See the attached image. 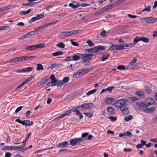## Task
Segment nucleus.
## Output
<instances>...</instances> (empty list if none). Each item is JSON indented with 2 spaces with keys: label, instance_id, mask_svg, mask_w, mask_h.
Masks as SVG:
<instances>
[{
  "label": "nucleus",
  "instance_id": "obj_1",
  "mask_svg": "<svg viewBox=\"0 0 157 157\" xmlns=\"http://www.w3.org/2000/svg\"><path fill=\"white\" fill-rule=\"evenodd\" d=\"M127 100L124 98H121L117 101L115 103V106L120 108V110L122 113L124 115L129 113V111L128 107L124 105Z\"/></svg>",
  "mask_w": 157,
  "mask_h": 157
},
{
  "label": "nucleus",
  "instance_id": "obj_2",
  "mask_svg": "<svg viewBox=\"0 0 157 157\" xmlns=\"http://www.w3.org/2000/svg\"><path fill=\"white\" fill-rule=\"evenodd\" d=\"M154 100L151 98H147L143 102L145 112L151 113L155 110L156 108L155 106L149 108L150 105L154 104Z\"/></svg>",
  "mask_w": 157,
  "mask_h": 157
},
{
  "label": "nucleus",
  "instance_id": "obj_3",
  "mask_svg": "<svg viewBox=\"0 0 157 157\" xmlns=\"http://www.w3.org/2000/svg\"><path fill=\"white\" fill-rule=\"evenodd\" d=\"M93 56L92 54H81L77 53L72 56V59L70 60L77 61L81 58L84 61H86L87 59H90Z\"/></svg>",
  "mask_w": 157,
  "mask_h": 157
},
{
  "label": "nucleus",
  "instance_id": "obj_4",
  "mask_svg": "<svg viewBox=\"0 0 157 157\" xmlns=\"http://www.w3.org/2000/svg\"><path fill=\"white\" fill-rule=\"evenodd\" d=\"M83 139L82 138H75L71 139L70 140V144L72 146H74L76 145H80L82 142Z\"/></svg>",
  "mask_w": 157,
  "mask_h": 157
},
{
  "label": "nucleus",
  "instance_id": "obj_5",
  "mask_svg": "<svg viewBox=\"0 0 157 157\" xmlns=\"http://www.w3.org/2000/svg\"><path fill=\"white\" fill-rule=\"evenodd\" d=\"M123 49V46H122V44L115 45L112 44V46H110L108 50L112 51L115 50H121Z\"/></svg>",
  "mask_w": 157,
  "mask_h": 157
},
{
  "label": "nucleus",
  "instance_id": "obj_6",
  "mask_svg": "<svg viewBox=\"0 0 157 157\" xmlns=\"http://www.w3.org/2000/svg\"><path fill=\"white\" fill-rule=\"evenodd\" d=\"M134 107L136 109H141L145 111L143 102H141L140 101L137 102L134 105Z\"/></svg>",
  "mask_w": 157,
  "mask_h": 157
},
{
  "label": "nucleus",
  "instance_id": "obj_7",
  "mask_svg": "<svg viewBox=\"0 0 157 157\" xmlns=\"http://www.w3.org/2000/svg\"><path fill=\"white\" fill-rule=\"evenodd\" d=\"M83 108L86 110H90L94 107V105L93 103H86L82 104Z\"/></svg>",
  "mask_w": 157,
  "mask_h": 157
},
{
  "label": "nucleus",
  "instance_id": "obj_8",
  "mask_svg": "<svg viewBox=\"0 0 157 157\" xmlns=\"http://www.w3.org/2000/svg\"><path fill=\"white\" fill-rule=\"evenodd\" d=\"M142 19H145V21L148 23H154L157 21V18L153 17L143 18Z\"/></svg>",
  "mask_w": 157,
  "mask_h": 157
},
{
  "label": "nucleus",
  "instance_id": "obj_9",
  "mask_svg": "<svg viewBox=\"0 0 157 157\" xmlns=\"http://www.w3.org/2000/svg\"><path fill=\"white\" fill-rule=\"evenodd\" d=\"M25 144L23 146L21 147L11 146V150H17L18 151H22L23 152H24L26 150L25 149Z\"/></svg>",
  "mask_w": 157,
  "mask_h": 157
},
{
  "label": "nucleus",
  "instance_id": "obj_10",
  "mask_svg": "<svg viewBox=\"0 0 157 157\" xmlns=\"http://www.w3.org/2000/svg\"><path fill=\"white\" fill-rule=\"evenodd\" d=\"M71 36L70 31L64 32L61 33L59 35V36L61 38H64L68 37Z\"/></svg>",
  "mask_w": 157,
  "mask_h": 157
},
{
  "label": "nucleus",
  "instance_id": "obj_11",
  "mask_svg": "<svg viewBox=\"0 0 157 157\" xmlns=\"http://www.w3.org/2000/svg\"><path fill=\"white\" fill-rule=\"evenodd\" d=\"M69 144H68L67 142L66 141L62 142L61 143H59L57 145V147L60 148H65L68 147Z\"/></svg>",
  "mask_w": 157,
  "mask_h": 157
},
{
  "label": "nucleus",
  "instance_id": "obj_12",
  "mask_svg": "<svg viewBox=\"0 0 157 157\" xmlns=\"http://www.w3.org/2000/svg\"><path fill=\"white\" fill-rule=\"evenodd\" d=\"M82 70H78L75 73L73 76V77L76 78L79 77L81 75H82Z\"/></svg>",
  "mask_w": 157,
  "mask_h": 157
},
{
  "label": "nucleus",
  "instance_id": "obj_13",
  "mask_svg": "<svg viewBox=\"0 0 157 157\" xmlns=\"http://www.w3.org/2000/svg\"><path fill=\"white\" fill-rule=\"evenodd\" d=\"M86 51L89 53H95L97 52V48L95 47L86 49Z\"/></svg>",
  "mask_w": 157,
  "mask_h": 157
},
{
  "label": "nucleus",
  "instance_id": "obj_14",
  "mask_svg": "<svg viewBox=\"0 0 157 157\" xmlns=\"http://www.w3.org/2000/svg\"><path fill=\"white\" fill-rule=\"evenodd\" d=\"M38 32L37 30H36V28H35L34 30L33 31H30L29 33H27V35H29V36H34L36 34H37Z\"/></svg>",
  "mask_w": 157,
  "mask_h": 157
},
{
  "label": "nucleus",
  "instance_id": "obj_15",
  "mask_svg": "<svg viewBox=\"0 0 157 157\" xmlns=\"http://www.w3.org/2000/svg\"><path fill=\"white\" fill-rule=\"evenodd\" d=\"M122 46H123V49H124V47H127L128 48H131L134 46V44L133 43L130 44H122Z\"/></svg>",
  "mask_w": 157,
  "mask_h": 157
},
{
  "label": "nucleus",
  "instance_id": "obj_16",
  "mask_svg": "<svg viewBox=\"0 0 157 157\" xmlns=\"http://www.w3.org/2000/svg\"><path fill=\"white\" fill-rule=\"evenodd\" d=\"M25 49L29 51H32L36 49L35 45L28 46L26 47Z\"/></svg>",
  "mask_w": 157,
  "mask_h": 157
},
{
  "label": "nucleus",
  "instance_id": "obj_17",
  "mask_svg": "<svg viewBox=\"0 0 157 157\" xmlns=\"http://www.w3.org/2000/svg\"><path fill=\"white\" fill-rule=\"evenodd\" d=\"M136 94L141 98H144L145 96V93L142 91H136Z\"/></svg>",
  "mask_w": 157,
  "mask_h": 157
},
{
  "label": "nucleus",
  "instance_id": "obj_18",
  "mask_svg": "<svg viewBox=\"0 0 157 157\" xmlns=\"http://www.w3.org/2000/svg\"><path fill=\"white\" fill-rule=\"evenodd\" d=\"M12 7V6L9 5L8 6H6L1 8H0V12H2L7 10L10 8Z\"/></svg>",
  "mask_w": 157,
  "mask_h": 157
},
{
  "label": "nucleus",
  "instance_id": "obj_19",
  "mask_svg": "<svg viewBox=\"0 0 157 157\" xmlns=\"http://www.w3.org/2000/svg\"><path fill=\"white\" fill-rule=\"evenodd\" d=\"M109 56V54L108 53H106L103 55L102 57L101 58V61H104L105 60H106L108 59Z\"/></svg>",
  "mask_w": 157,
  "mask_h": 157
},
{
  "label": "nucleus",
  "instance_id": "obj_20",
  "mask_svg": "<svg viewBox=\"0 0 157 157\" xmlns=\"http://www.w3.org/2000/svg\"><path fill=\"white\" fill-rule=\"evenodd\" d=\"M68 5L69 6L71 7L72 9H75L80 6V4L79 3H77V4L74 5L73 3H70Z\"/></svg>",
  "mask_w": 157,
  "mask_h": 157
},
{
  "label": "nucleus",
  "instance_id": "obj_21",
  "mask_svg": "<svg viewBox=\"0 0 157 157\" xmlns=\"http://www.w3.org/2000/svg\"><path fill=\"white\" fill-rule=\"evenodd\" d=\"M56 80H51V81L48 82L47 85L48 86H56Z\"/></svg>",
  "mask_w": 157,
  "mask_h": 157
},
{
  "label": "nucleus",
  "instance_id": "obj_22",
  "mask_svg": "<svg viewBox=\"0 0 157 157\" xmlns=\"http://www.w3.org/2000/svg\"><path fill=\"white\" fill-rule=\"evenodd\" d=\"M36 49L40 48H42L45 47V44L43 43H39L37 44H35Z\"/></svg>",
  "mask_w": 157,
  "mask_h": 157
},
{
  "label": "nucleus",
  "instance_id": "obj_23",
  "mask_svg": "<svg viewBox=\"0 0 157 157\" xmlns=\"http://www.w3.org/2000/svg\"><path fill=\"white\" fill-rule=\"evenodd\" d=\"M82 31V30H72L71 31H70V35H71L72 34H76L78 33H80Z\"/></svg>",
  "mask_w": 157,
  "mask_h": 157
},
{
  "label": "nucleus",
  "instance_id": "obj_24",
  "mask_svg": "<svg viewBox=\"0 0 157 157\" xmlns=\"http://www.w3.org/2000/svg\"><path fill=\"white\" fill-rule=\"evenodd\" d=\"M34 78V76L33 75H32L29 77L28 78L26 79L23 82V83L25 85V84L31 81L33 78Z\"/></svg>",
  "mask_w": 157,
  "mask_h": 157
},
{
  "label": "nucleus",
  "instance_id": "obj_25",
  "mask_svg": "<svg viewBox=\"0 0 157 157\" xmlns=\"http://www.w3.org/2000/svg\"><path fill=\"white\" fill-rule=\"evenodd\" d=\"M105 10H104L103 8H101L97 12H95L94 13L95 15H98L104 13L105 12Z\"/></svg>",
  "mask_w": 157,
  "mask_h": 157
},
{
  "label": "nucleus",
  "instance_id": "obj_26",
  "mask_svg": "<svg viewBox=\"0 0 157 157\" xmlns=\"http://www.w3.org/2000/svg\"><path fill=\"white\" fill-rule=\"evenodd\" d=\"M63 54L62 52H57L52 53V55L54 56H56L59 55H62Z\"/></svg>",
  "mask_w": 157,
  "mask_h": 157
},
{
  "label": "nucleus",
  "instance_id": "obj_27",
  "mask_svg": "<svg viewBox=\"0 0 157 157\" xmlns=\"http://www.w3.org/2000/svg\"><path fill=\"white\" fill-rule=\"evenodd\" d=\"M31 11L32 10L31 9H29L28 10L26 11H21L20 12V13L21 15H25L31 12Z\"/></svg>",
  "mask_w": 157,
  "mask_h": 157
},
{
  "label": "nucleus",
  "instance_id": "obj_28",
  "mask_svg": "<svg viewBox=\"0 0 157 157\" xmlns=\"http://www.w3.org/2000/svg\"><path fill=\"white\" fill-rule=\"evenodd\" d=\"M63 85V83L62 80H59L56 79V86L57 87L61 86Z\"/></svg>",
  "mask_w": 157,
  "mask_h": 157
},
{
  "label": "nucleus",
  "instance_id": "obj_29",
  "mask_svg": "<svg viewBox=\"0 0 157 157\" xmlns=\"http://www.w3.org/2000/svg\"><path fill=\"white\" fill-rule=\"evenodd\" d=\"M56 46L59 48H64L65 45L63 43L60 42L58 44H56Z\"/></svg>",
  "mask_w": 157,
  "mask_h": 157
},
{
  "label": "nucleus",
  "instance_id": "obj_30",
  "mask_svg": "<svg viewBox=\"0 0 157 157\" xmlns=\"http://www.w3.org/2000/svg\"><path fill=\"white\" fill-rule=\"evenodd\" d=\"M15 121L25 126V120L21 121L19 119H17L15 120Z\"/></svg>",
  "mask_w": 157,
  "mask_h": 157
},
{
  "label": "nucleus",
  "instance_id": "obj_31",
  "mask_svg": "<svg viewBox=\"0 0 157 157\" xmlns=\"http://www.w3.org/2000/svg\"><path fill=\"white\" fill-rule=\"evenodd\" d=\"M113 5H109L103 8L105 11L108 10L113 8Z\"/></svg>",
  "mask_w": 157,
  "mask_h": 157
},
{
  "label": "nucleus",
  "instance_id": "obj_32",
  "mask_svg": "<svg viewBox=\"0 0 157 157\" xmlns=\"http://www.w3.org/2000/svg\"><path fill=\"white\" fill-rule=\"evenodd\" d=\"M141 41L140 37H139L138 36L136 37L134 39L133 42L134 46L138 42Z\"/></svg>",
  "mask_w": 157,
  "mask_h": 157
},
{
  "label": "nucleus",
  "instance_id": "obj_33",
  "mask_svg": "<svg viewBox=\"0 0 157 157\" xmlns=\"http://www.w3.org/2000/svg\"><path fill=\"white\" fill-rule=\"evenodd\" d=\"M47 81V79H42L38 83V85L39 86H41L43 85Z\"/></svg>",
  "mask_w": 157,
  "mask_h": 157
},
{
  "label": "nucleus",
  "instance_id": "obj_34",
  "mask_svg": "<svg viewBox=\"0 0 157 157\" xmlns=\"http://www.w3.org/2000/svg\"><path fill=\"white\" fill-rule=\"evenodd\" d=\"M43 69V67L40 63H38L37 64L36 70H41Z\"/></svg>",
  "mask_w": 157,
  "mask_h": 157
},
{
  "label": "nucleus",
  "instance_id": "obj_35",
  "mask_svg": "<svg viewBox=\"0 0 157 157\" xmlns=\"http://www.w3.org/2000/svg\"><path fill=\"white\" fill-rule=\"evenodd\" d=\"M83 114L86 115L88 118H91L92 117L93 113L91 112H89L88 113H84Z\"/></svg>",
  "mask_w": 157,
  "mask_h": 157
},
{
  "label": "nucleus",
  "instance_id": "obj_36",
  "mask_svg": "<svg viewBox=\"0 0 157 157\" xmlns=\"http://www.w3.org/2000/svg\"><path fill=\"white\" fill-rule=\"evenodd\" d=\"M25 123L26 126H30L33 125V122H30L29 120H25Z\"/></svg>",
  "mask_w": 157,
  "mask_h": 157
},
{
  "label": "nucleus",
  "instance_id": "obj_37",
  "mask_svg": "<svg viewBox=\"0 0 157 157\" xmlns=\"http://www.w3.org/2000/svg\"><path fill=\"white\" fill-rule=\"evenodd\" d=\"M96 91V90L94 89L93 90L89 91L86 93L87 96H89L90 95L92 94L95 93Z\"/></svg>",
  "mask_w": 157,
  "mask_h": 157
},
{
  "label": "nucleus",
  "instance_id": "obj_38",
  "mask_svg": "<svg viewBox=\"0 0 157 157\" xmlns=\"http://www.w3.org/2000/svg\"><path fill=\"white\" fill-rule=\"evenodd\" d=\"M69 78L68 76H66L64 78L62 81L63 84L69 81Z\"/></svg>",
  "mask_w": 157,
  "mask_h": 157
},
{
  "label": "nucleus",
  "instance_id": "obj_39",
  "mask_svg": "<svg viewBox=\"0 0 157 157\" xmlns=\"http://www.w3.org/2000/svg\"><path fill=\"white\" fill-rule=\"evenodd\" d=\"M134 64L130 62L129 64L126 66V69H134Z\"/></svg>",
  "mask_w": 157,
  "mask_h": 157
},
{
  "label": "nucleus",
  "instance_id": "obj_40",
  "mask_svg": "<svg viewBox=\"0 0 157 157\" xmlns=\"http://www.w3.org/2000/svg\"><path fill=\"white\" fill-rule=\"evenodd\" d=\"M17 57L18 59V61L19 62L26 61V57L25 56L19 57Z\"/></svg>",
  "mask_w": 157,
  "mask_h": 157
},
{
  "label": "nucleus",
  "instance_id": "obj_41",
  "mask_svg": "<svg viewBox=\"0 0 157 157\" xmlns=\"http://www.w3.org/2000/svg\"><path fill=\"white\" fill-rule=\"evenodd\" d=\"M140 40L141 41H142L143 42L145 43H148L149 42V39L145 37H140Z\"/></svg>",
  "mask_w": 157,
  "mask_h": 157
},
{
  "label": "nucleus",
  "instance_id": "obj_42",
  "mask_svg": "<svg viewBox=\"0 0 157 157\" xmlns=\"http://www.w3.org/2000/svg\"><path fill=\"white\" fill-rule=\"evenodd\" d=\"M132 118L133 117L132 115H129L128 116H127L125 117L124 120L126 121H128L132 119Z\"/></svg>",
  "mask_w": 157,
  "mask_h": 157
},
{
  "label": "nucleus",
  "instance_id": "obj_43",
  "mask_svg": "<svg viewBox=\"0 0 157 157\" xmlns=\"http://www.w3.org/2000/svg\"><path fill=\"white\" fill-rule=\"evenodd\" d=\"M24 72H29L32 71L33 68L31 67H28L26 68H23Z\"/></svg>",
  "mask_w": 157,
  "mask_h": 157
},
{
  "label": "nucleus",
  "instance_id": "obj_44",
  "mask_svg": "<svg viewBox=\"0 0 157 157\" xmlns=\"http://www.w3.org/2000/svg\"><path fill=\"white\" fill-rule=\"evenodd\" d=\"M92 70V69L90 68H87V69H85L84 70H82V74H84L85 73H86L87 72H90Z\"/></svg>",
  "mask_w": 157,
  "mask_h": 157
},
{
  "label": "nucleus",
  "instance_id": "obj_45",
  "mask_svg": "<svg viewBox=\"0 0 157 157\" xmlns=\"http://www.w3.org/2000/svg\"><path fill=\"white\" fill-rule=\"evenodd\" d=\"M145 89L147 93L148 94L151 93V90L149 87L147 86H145Z\"/></svg>",
  "mask_w": 157,
  "mask_h": 157
},
{
  "label": "nucleus",
  "instance_id": "obj_46",
  "mask_svg": "<svg viewBox=\"0 0 157 157\" xmlns=\"http://www.w3.org/2000/svg\"><path fill=\"white\" fill-rule=\"evenodd\" d=\"M71 113V111L70 110H68L67 111H65L64 113L62 114V116H63L64 117L70 114Z\"/></svg>",
  "mask_w": 157,
  "mask_h": 157
},
{
  "label": "nucleus",
  "instance_id": "obj_47",
  "mask_svg": "<svg viewBox=\"0 0 157 157\" xmlns=\"http://www.w3.org/2000/svg\"><path fill=\"white\" fill-rule=\"evenodd\" d=\"M114 99L113 98H107L106 100V102L107 104H110L113 101Z\"/></svg>",
  "mask_w": 157,
  "mask_h": 157
},
{
  "label": "nucleus",
  "instance_id": "obj_48",
  "mask_svg": "<svg viewBox=\"0 0 157 157\" xmlns=\"http://www.w3.org/2000/svg\"><path fill=\"white\" fill-rule=\"evenodd\" d=\"M17 62H18L17 57L14 59H11L10 61V63H15Z\"/></svg>",
  "mask_w": 157,
  "mask_h": 157
},
{
  "label": "nucleus",
  "instance_id": "obj_49",
  "mask_svg": "<svg viewBox=\"0 0 157 157\" xmlns=\"http://www.w3.org/2000/svg\"><path fill=\"white\" fill-rule=\"evenodd\" d=\"M76 114L79 117V118L81 119L83 117V116L82 113H80L78 110H77L76 111Z\"/></svg>",
  "mask_w": 157,
  "mask_h": 157
},
{
  "label": "nucleus",
  "instance_id": "obj_50",
  "mask_svg": "<svg viewBox=\"0 0 157 157\" xmlns=\"http://www.w3.org/2000/svg\"><path fill=\"white\" fill-rule=\"evenodd\" d=\"M114 110V108L112 107L109 106L108 107L107 109V111L110 113H112L113 111Z\"/></svg>",
  "mask_w": 157,
  "mask_h": 157
},
{
  "label": "nucleus",
  "instance_id": "obj_51",
  "mask_svg": "<svg viewBox=\"0 0 157 157\" xmlns=\"http://www.w3.org/2000/svg\"><path fill=\"white\" fill-rule=\"evenodd\" d=\"M57 67L58 66L56 63L51 64H50V66L48 67V68L52 70L53 69L54 67Z\"/></svg>",
  "mask_w": 157,
  "mask_h": 157
},
{
  "label": "nucleus",
  "instance_id": "obj_52",
  "mask_svg": "<svg viewBox=\"0 0 157 157\" xmlns=\"http://www.w3.org/2000/svg\"><path fill=\"white\" fill-rule=\"evenodd\" d=\"M44 17V15L43 13L38 14L36 16L38 20Z\"/></svg>",
  "mask_w": 157,
  "mask_h": 157
},
{
  "label": "nucleus",
  "instance_id": "obj_53",
  "mask_svg": "<svg viewBox=\"0 0 157 157\" xmlns=\"http://www.w3.org/2000/svg\"><path fill=\"white\" fill-rule=\"evenodd\" d=\"M151 6H148L147 8H146L143 9L142 11V12H143L145 11L147 12H150L151 11Z\"/></svg>",
  "mask_w": 157,
  "mask_h": 157
},
{
  "label": "nucleus",
  "instance_id": "obj_54",
  "mask_svg": "<svg viewBox=\"0 0 157 157\" xmlns=\"http://www.w3.org/2000/svg\"><path fill=\"white\" fill-rule=\"evenodd\" d=\"M125 67L123 65H119L117 67V69L118 70H123L125 69Z\"/></svg>",
  "mask_w": 157,
  "mask_h": 157
},
{
  "label": "nucleus",
  "instance_id": "obj_55",
  "mask_svg": "<svg viewBox=\"0 0 157 157\" xmlns=\"http://www.w3.org/2000/svg\"><path fill=\"white\" fill-rule=\"evenodd\" d=\"M108 118L113 122L115 121L117 119V118L116 117H113V116H109Z\"/></svg>",
  "mask_w": 157,
  "mask_h": 157
},
{
  "label": "nucleus",
  "instance_id": "obj_56",
  "mask_svg": "<svg viewBox=\"0 0 157 157\" xmlns=\"http://www.w3.org/2000/svg\"><path fill=\"white\" fill-rule=\"evenodd\" d=\"M86 42L90 46H93L94 45V43H93L92 41L90 40H88Z\"/></svg>",
  "mask_w": 157,
  "mask_h": 157
},
{
  "label": "nucleus",
  "instance_id": "obj_57",
  "mask_svg": "<svg viewBox=\"0 0 157 157\" xmlns=\"http://www.w3.org/2000/svg\"><path fill=\"white\" fill-rule=\"evenodd\" d=\"M26 60H31L33 59H35L36 58L35 56H25Z\"/></svg>",
  "mask_w": 157,
  "mask_h": 157
},
{
  "label": "nucleus",
  "instance_id": "obj_58",
  "mask_svg": "<svg viewBox=\"0 0 157 157\" xmlns=\"http://www.w3.org/2000/svg\"><path fill=\"white\" fill-rule=\"evenodd\" d=\"M95 48H97V52L99 50H102L104 49L103 47L101 45H99L97 47H95Z\"/></svg>",
  "mask_w": 157,
  "mask_h": 157
},
{
  "label": "nucleus",
  "instance_id": "obj_59",
  "mask_svg": "<svg viewBox=\"0 0 157 157\" xmlns=\"http://www.w3.org/2000/svg\"><path fill=\"white\" fill-rule=\"evenodd\" d=\"M36 29L37 30V31L38 32H39V30H42L43 29H44V28L43 26V25H42L41 26H38L37 27H36Z\"/></svg>",
  "mask_w": 157,
  "mask_h": 157
},
{
  "label": "nucleus",
  "instance_id": "obj_60",
  "mask_svg": "<svg viewBox=\"0 0 157 157\" xmlns=\"http://www.w3.org/2000/svg\"><path fill=\"white\" fill-rule=\"evenodd\" d=\"M125 134V136H127L131 137L132 136V133L130 132L127 131Z\"/></svg>",
  "mask_w": 157,
  "mask_h": 157
},
{
  "label": "nucleus",
  "instance_id": "obj_61",
  "mask_svg": "<svg viewBox=\"0 0 157 157\" xmlns=\"http://www.w3.org/2000/svg\"><path fill=\"white\" fill-rule=\"evenodd\" d=\"M28 36H29V35H27V34L25 35L24 36H22L20 38H18V39H20V40H23V39L27 38V37H29Z\"/></svg>",
  "mask_w": 157,
  "mask_h": 157
},
{
  "label": "nucleus",
  "instance_id": "obj_62",
  "mask_svg": "<svg viewBox=\"0 0 157 157\" xmlns=\"http://www.w3.org/2000/svg\"><path fill=\"white\" fill-rule=\"evenodd\" d=\"M24 83H23L20 84L19 86H18L15 89V91H17V90H19L20 89H21V87L23 86L24 85Z\"/></svg>",
  "mask_w": 157,
  "mask_h": 157
},
{
  "label": "nucleus",
  "instance_id": "obj_63",
  "mask_svg": "<svg viewBox=\"0 0 157 157\" xmlns=\"http://www.w3.org/2000/svg\"><path fill=\"white\" fill-rule=\"evenodd\" d=\"M101 35L103 37H105L106 36L105 31V30H103L100 33Z\"/></svg>",
  "mask_w": 157,
  "mask_h": 157
},
{
  "label": "nucleus",
  "instance_id": "obj_64",
  "mask_svg": "<svg viewBox=\"0 0 157 157\" xmlns=\"http://www.w3.org/2000/svg\"><path fill=\"white\" fill-rule=\"evenodd\" d=\"M88 133L87 132H85L82 133V134L81 137V138H82V139L83 138H85L86 136H87L88 135Z\"/></svg>",
  "mask_w": 157,
  "mask_h": 157
}]
</instances>
